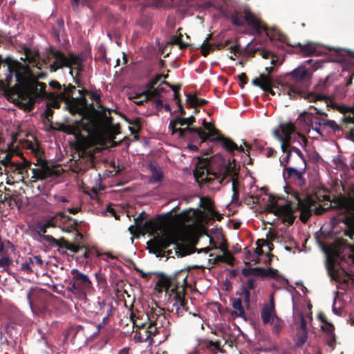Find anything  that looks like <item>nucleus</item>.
Masks as SVG:
<instances>
[{"instance_id":"41","label":"nucleus","mask_w":354,"mask_h":354,"mask_svg":"<svg viewBox=\"0 0 354 354\" xmlns=\"http://www.w3.org/2000/svg\"><path fill=\"white\" fill-rule=\"evenodd\" d=\"M148 94L147 91L145 90L143 92L136 94L134 97V99L137 100L135 101V103L139 106L143 105L145 103L148 102L150 100H152L151 96L147 95Z\"/></svg>"},{"instance_id":"30","label":"nucleus","mask_w":354,"mask_h":354,"mask_svg":"<svg viewBox=\"0 0 354 354\" xmlns=\"http://www.w3.org/2000/svg\"><path fill=\"white\" fill-rule=\"evenodd\" d=\"M186 101L190 107L202 106L207 103L206 100L198 98L196 95L189 93L186 94Z\"/></svg>"},{"instance_id":"4","label":"nucleus","mask_w":354,"mask_h":354,"mask_svg":"<svg viewBox=\"0 0 354 354\" xmlns=\"http://www.w3.org/2000/svg\"><path fill=\"white\" fill-rule=\"evenodd\" d=\"M232 24L235 26H245L252 30V35H261L263 31L268 35V28L262 21L258 19L249 8L243 10H234L230 16Z\"/></svg>"},{"instance_id":"59","label":"nucleus","mask_w":354,"mask_h":354,"mask_svg":"<svg viewBox=\"0 0 354 354\" xmlns=\"http://www.w3.org/2000/svg\"><path fill=\"white\" fill-rule=\"evenodd\" d=\"M326 127H330V129H333V131H339L341 130V127L339 125H338L335 121L334 120H326L325 119V121H324V126H323V129Z\"/></svg>"},{"instance_id":"48","label":"nucleus","mask_w":354,"mask_h":354,"mask_svg":"<svg viewBox=\"0 0 354 354\" xmlns=\"http://www.w3.org/2000/svg\"><path fill=\"white\" fill-rule=\"evenodd\" d=\"M27 299L28 300V304L33 313L40 314L44 312L45 308L44 306H38L37 304L32 301L30 292L27 295Z\"/></svg>"},{"instance_id":"64","label":"nucleus","mask_w":354,"mask_h":354,"mask_svg":"<svg viewBox=\"0 0 354 354\" xmlns=\"http://www.w3.org/2000/svg\"><path fill=\"white\" fill-rule=\"evenodd\" d=\"M147 214L145 212H142L138 216L134 218V223L136 227L139 230L141 226L144 224L143 220L146 217Z\"/></svg>"},{"instance_id":"38","label":"nucleus","mask_w":354,"mask_h":354,"mask_svg":"<svg viewBox=\"0 0 354 354\" xmlns=\"http://www.w3.org/2000/svg\"><path fill=\"white\" fill-rule=\"evenodd\" d=\"M223 254L217 256L216 259L219 261L225 262L227 264L232 265L234 261L233 255L227 249L226 246L224 248H223Z\"/></svg>"},{"instance_id":"25","label":"nucleus","mask_w":354,"mask_h":354,"mask_svg":"<svg viewBox=\"0 0 354 354\" xmlns=\"http://www.w3.org/2000/svg\"><path fill=\"white\" fill-rule=\"evenodd\" d=\"M288 148H290V149L289 150L287 149V151L286 152V157L285 158L286 162L288 163L289 162L292 153L295 152V153H297V155L299 158V160L301 162V166H303V170H305L306 167V160L305 157H304L303 153L301 152V151L299 149H298L297 147H294V146H290Z\"/></svg>"},{"instance_id":"51","label":"nucleus","mask_w":354,"mask_h":354,"mask_svg":"<svg viewBox=\"0 0 354 354\" xmlns=\"http://www.w3.org/2000/svg\"><path fill=\"white\" fill-rule=\"evenodd\" d=\"M161 83L159 86L157 87H155L153 89L151 90L150 91H147L148 95L151 96V98L153 97H161V94L162 93L166 92V89L161 86Z\"/></svg>"},{"instance_id":"55","label":"nucleus","mask_w":354,"mask_h":354,"mask_svg":"<svg viewBox=\"0 0 354 354\" xmlns=\"http://www.w3.org/2000/svg\"><path fill=\"white\" fill-rule=\"evenodd\" d=\"M205 346L209 348L212 349V348H214V350H217L220 352H223V350L221 348V342L219 340L217 341H212V340H207L205 342Z\"/></svg>"},{"instance_id":"10","label":"nucleus","mask_w":354,"mask_h":354,"mask_svg":"<svg viewBox=\"0 0 354 354\" xmlns=\"http://www.w3.org/2000/svg\"><path fill=\"white\" fill-rule=\"evenodd\" d=\"M310 109L316 110V115L308 111H304L299 115L298 120L306 126L310 127L313 130L322 135L325 119L321 116L327 117L328 114L315 106H310Z\"/></svg>"},{"instance_id":"3","label":"nucleus","mask_w":354,"mask_h":354,"mask_svg":"<svg viewBox=\"0 0 354 354\" xmlns=\"http://www.w3.org/2000/svg\"><path fill=\"white\" fill-rule=\"evenodd\" d=\"M234 160L223 167L218 172L210 171V159L209 158H198L194 171V176L198 183H211L213 180L218 179L220 183L227 178L230 177L232 184L238 182L239 172L236 169Z\"/></svg>"},{"instance_id":"17","label":"nucleus","mask_w":354,"mask_h":354,"mask_svg":"<svg viewBox=\"0 0 354 354\" xmlns=\"http://www.w3.org/2000/svg\"><path fill=\"white\" fill-rule=\"evenodd\" d=\"M59 216H60L59 227L64 232H71L73 230L77 231L78 223L77 220L62 212H59Z\"/></svg>"},{"instance_id":"9","label":"nucleus","mask_w":354,"mask_h":354,"mask_svg":"<svg viewBox=\"0 0 354 354\" xmlns=\"http://www.w3.org/2000/svg\"><path fill=\"white\" fill-rule=\"evenodd\" d=\"M175 245V248L178 247V238L176 234L170 233L165 236H156L150 241L149 245L152 252L156 254L157 257L165 256V250L170 245Z\"/></svg>"},{"instance_id":"36","label":"nucleus","mask_w":354,"mask_h":354,"mask_svg":"<svg viewBox=\"0 0 354 354\" xmlns=\"http://www.w3.org/2000/svg\"><path fill=\"white\" fill-rule=\"evenodd\" d=\"M158 230L157 223L153 220L147 221L139 229V232L154 233Z\"/></svg>"},{"instance_id":"53","label":"nucleus","mask_w":354,"mask_h":354,"mask_svg":"<svg viewBox=\"0 0 354 354\" xmlns=\"http://www.w3.org/2000/svg\"><path fill=\"white\" fill-rule=\"evenodd\" d=\"M12 259L9 257L7 254L0 256V268L6 270L12 263Z\"/></svg>"},{"instance_id":"58","label":"nucleus","mask_w":354,"mask_h":354,"mask_svg":"<svg viewBox=\"0 0 354 354\" xmlns=\"http://www.w3.org/2000/svg\"><path fill=\"white\" fill-rule=\"evenodd\" d=\"M24 54L25 55V57H21V60L26 61L28 60L30 62L35 61V55L33 52L29 48L24 46L23 48Z\"/></svg>"},{"instance_id":"18","label":"nucleus","mask_w":354,"mask_h":354,"mask_svg":"<svg viewBox=\"0 0 354 354\" xmlns=\"http://www.w3.org/2000/svg\"><path fill=\"white\" fill-rule=\"evenodd\" d=\"M19 84L16 83L14 87H10L12 91L16 94H17L18 97L21 98V100H25V102H21L20 104L22 107L24 108L25 110L28 111H31L35 107V100L32 97H28V99L24 97V92L22 90V88L18 86Z\"/></svg>"},{"instance_id":"21","label":"nucleus","mask_w":354,"mask_h":354,"mask_svg":"<svg viewBox=\"0 0 354 354\" xmlns=\"http://www.w3.org/2000/svg\"><path fill=\"white\" fill-rule=\"evenodd\" d=\"M284 170V177L286 178L296 180L299 181V184H303V174L306 171V169L303 170V167L301 170L293 167H286Z\"/></svg>"},{"instance_id":"54","label":"nucleus","mask_w":354,"mask_h":354,"mask_svg":"<svg viewBox=\"0 0 354 354\" xmlns=\"http://www.w3.org/2000/svg\"><path fill=\"white\" fill-rule=\"evenodd\" d=\"M60 221V216H59V212H57L54 216L48 218L44 224L46 226L48 227H55L57 224H59Z\"/></svg>"},{"instance_id":"35","label":"nucleus","mask_w":354,"mask_h":354,"mask_svg":"<svg viewBox=\"0 0 354 354\" xmlns=\"http://www.w3.org/2000/svg\"><path fill=\"white\" fill-rule=\"evenodd\" d=\"M180 30L181 28L178 30V35L171 36L169 44L171 45H178L180 49H185L189 46V44L182 41L183 35L180 32Z\"/></svg>"},{"instance_id":"8","label":"nucleus","mask_w":354,"mask_h":354,"mask_svg":"<svg viewBox=\"0 0 354 354\" xmlns=\"http://www.w3.org/2000/svg\"><path fill=\"white\" fill-rule=\"evenodd\" d=\"M3 63L7 65V73L5 74L4 88H10L12 81L13 75L17 84H25L28 82V75L21 73L24 68L23 64L17 60L13 59L10 56L3 58Z\"/></svg>"},{"instance_id":"27","label":"nucleus","mask_w":354,"mask_h":354,"mask_svg":"<svg viewBox=\"0 0 354 354\" xmlns=\"http://www.w3.org/2000/svg\"><path fill=\"white\" fill-rule=\"evenodd\" d=\"M149 168L151 170L152 174L150 177L149 181L151 183H160L162 180L163 173L160 167H158L153 164H149Z\"/></svg>"},{"instance_id":"32","label":"nucleus","mask_w":354,"mask_h":354,"mask_svg":"<svg viewBox=\"0 0 354 354\" xmlns=\"http://www.w3.org/2000/svg\"><path fill=\"white\" fill-rule=\"evenodd\" d=\"M205 136L201 135L200 136V139L201 142L210 141L214 142H218V140H214L213 138H216V137H224V136L221 135L219 130L214 127L209 132L205 131Z\"/></svg>"},{"instance_id":"57","label":"nucleus","mask_w":354,"mask_h":354,"mask_svg":"<svg viewBox=\"0 0 354 354\" xmlns=\"http://www.w3.org/2000/svg\"><path fill=\"white\" fill-rule=\"evenodd\" d=\"M283 142L281 141V148L283 153L286 152L287 149L289 147H290V143L292 142L291 134L287 136L286 134H283Z\"/></svg>"},{"instance_id":"60","label":"nucleus","mask_w":354,"mask_h":354,"mask_svg":"<svg viewBox=\"0 0 354 354\" xmlns=\"http://www.w3.org/2000/svg\"><path fill=\"white\" fill-rule=\"evenodd\" d=\"M265 243H268V241L267 240L263 239H258L257 241V248L254 250V252L257 254V257L259 258V257L263 255V251L262 250V247L265 245Z\"/></svg>"},{"instance_id":"28","label":"nucleus","mask_w":354,"mask_h":354,"mask_svg":"<svg viewBox=\"0 0 354 354\" xmlns=\"http://www.w3.org/2000/svg\"><path fill=\"white\" fill-rule=\"evenodd\" d=\"M63 91L59 93V98L61 100L66 102L73 97V95L76 90V87L71 84L67 86L63 85Z\"/></svg>"},{"instance_id":"12","label":"nucleus","mask_w":354,"mask_h":354,"mask_svg":"<svg viewBox=\"0 0 354 354\" xmlns=\"http://www.w3.org/2000/svg\"><path fill=\"white\" fill-rule=\"evenodd\" d=\"M47 57L49 61L54 59L49 66L51 72H55L58 69L68 66V64L66 62V56L59 50L50 47L48 51Z\"/></svg>"},{"instance_id":"43","label":"nucleus","mask_w":354,"mask_h":354,"mask_svg":"<svg viewBox=\"0 0 354 354\" xmlns=\"http://www.w3.org/2000/svg\"><path fill=\"white\" fill-rule=\"evenodd\" d=\"M257 53L264 59H269L272 55V53L265 48H257L256 49L250 51V55L254 57L255 54Z\"/></svg>"},{"instance_id":"26","label":"nucleus","mask_w":354,"mask_h":354,"mask_svg":"<svg viewBox=\"0 0 354 354\" xmlns=\"http://www.w3.org/2000/svg\"><path fill=\"white\" fill-rule=\"evenodd\" d=\"M277 316L274 314V304L271 301L270 307L266 306L263 308L261 312V318L264 324H268L273 320V317Z\"/></svg>"},{"instance_id":"33","label":"nucleus","mask_w":354,"mask_h":354,"mask_svg":"<svg viewBox=\"0 0 354 354\" xmlns=\"http://www.w3.org/2000/svg\"><path fill=\"white\" fill-rule=\"evenodd\" d=\"M300 51L303 53L305 57H310L314 55H319V52L316 47L312 44H308L305 45H300Z\"/></svg>"},{"instance_id":"50","label":"nucleus","mask_w":354,"mask_h":354,"mask_svg":"<svg viewBox=\"0 0 354 354\" xmlns=\"http://www.w3.org/2000/svg\"><path fill=\"white\" fill-rule=\"evenodd\" d=\"M182 129L186 133V134H187V133H190V134L195 133L199 138H200V136H201V135H203V136H205V131L203 130L200 127H191L187 125V127L182 128Z\"/></svg>"},{"instance_id":"13","label":"nucleus","mask_w":354,"mask_h":354,"mask_svg":"<svg viewBox=\"0 0 354 354\" xmlns=\"http://www.w3.org/2000/svg\"><path fill=\"white\" fill-rule=\"evenodd\" d=\"M65 104L69 112L73 115L77 113L84 115L88 106L87 99L84 96L72 97Z\"/></svg>"},{"instance_id":"24","label":"nucleus","mask_w":354,"mask_h":354,"mask_svg":"<svg viewBox=\"0 0 354 354\" xmlns=\"http://www.w3.org/2000/svg\"><path fill=\"white\" fill-rule=\"evenodd\" d=\"M214 39L213 35L209 34L203 41V44L200 46L199 48L201 49V53L203 56L207 57L210 52L214 51V43L209 42L210 41L214 40Z\"/></svg>"},{"instance_id":"49","label":"nucleus","mask_w":354,"mask_h":354,"mask_svg":"<svg viewBox=\"0 0 354 354\" xmlns=\"http://www.w3.org/2000/svg\"><path fill=\"white\" fill-rule=\"evenodd\" d=\"M272 324L273 325V333L278 335L283 327V322L277 316H274L272 321Z\"/></svg>"},{"instance_id":"40","label":"nucleus","mask_w":354,"mask_h":354,"mask_svg":"<svg viewBox=\"0 0 354 354\" xmlns=\"http://www.w3.org/2000/svg\"><path fill=\"white\" fill-rule=\"evenodd\" d=\"M161 84H165L168 86L169 88L172 89L174 91V100L176 101V104H180V90L181 88L180 85H173L170 84L169 82H167L166 80H162L161 82Z\"/></svg>"},{"instance_id":"1","label":"nucleus","mask_w":354,"mask_h":354,"mask_svg":"<svg viewBox=\"0 0 354 354\" xmlns=\"http://www.w3.org/2000/svg\"><path fill=\"white\" fill-rule=\"evenodd\" d=\"M292 196L295 201H289L286 205H279L276 197L270 194L265 210L268 213L282 217L283 223L288 225L293 224L297 218L295 213L299 211L300 221L303 223H306L312 216V207L316 203L315 198L311 196L302 198L297 191H293Z\"/></svg>"},{"instance_id":"22","label":"nucleus","mask_w":354,"mask_h":354,"mask_svg":"<svg viewBox=\"0 0 354 354\" xmlns=\"http://www.w3.org/2000/svg\"><path fill=\"white\" fill-rule=\"evenodd\" d=\"M214 140H218L222 147L232 156L234 155V151L237 149V145L230 138L227 137H216Z\"/></svg>"},{"instance_id":"23","label":"nucleus","mask_w":354,"mask_h":354,"mask_svg":"<svg viewBox=\"0 0 354 354\" xmlns=\"http://www.w3.org/2000/svg\"><path fill=\"white\" fill-rule=\"evenodd\" d=\"M232 306L234 308V311L232 312L231 315L234 317H242L245 319V310L242 304L241 298H232L231 299Z\"/></svg>"},{"instance_id":"14","label":"nucleus","mask_w":354,"mask_h":354,"mask_svg":"<svg viewBox=\"0 0 354 354\" xmlns=\"http://www.w3.org/2000/svg\"><path fill=\"white\" fill-rule=\"evenodd\" d=\"M44 240L47 241L53 247L57 246L61 248H65L66 250H68L73 252V253H77L81 249L85 248V245H82L79 243H71L67 239H66L64 237L57 239L54 238L53 236H44Z\"/></svg>"},{"instance_id":"15","label":"nucleus","mask_w":354,"mask_h":354,"mask_svg":"<svg viewBox=\"0 0 354 354\" xmlns=\"http://www.w3.org/2000/svg\"><path fill=\"white\" fill-rule=\"evenodd\" d=\"M31 171L32 174L31 178L35 180H42L52 176H58L59 175V171L50 167L45 160H42L40 167L32 168Z\"/></svg>"},{"instance_id":"56","label":"nucleus","mask_w":354,"mask_h":354,"mask_svg":"<svg viewBox=\"0 0 354 354\" xmlns=\"http://www.w3.org/2000/svg\"><path fill=\"white\" fill-rule=\"evenodd\" d=\"M142 316L146 317V320L148 321V323L153 322V324H157V319L160 317L153 311V309H150L146 313L145 315H143Z\"/></svg>"},{"instance_id":"44","label":"nucleus","mask_w":354,"mask_h":354,"mask_svg":"<svg viewBox=\"0 0 354 354\" xmlns=\"http://www.w3.org/2000/svg\"><path fill=\"white\" fill-rule=\"evenodd\" d=\"M162 74H156V76L150 80L145 86V90L147 91H150L156 87V85L160 81L161 78H162Z\"/></svg>"},{"instance_id":"31","label":"nucleus","mask_w":354,"mask_h":354,"mask_svg":"<svg viewBox=\"0 0 354 354\" xmlns=\"http://www.w3.org/2000/svg\"><path fill=\"white\" fill-rule=\"evenodd\" d=\"M196 122V118L194 116L192 115L188 118H181L176 117L175 119L171 120L170 121V126H177L180 124V126H184L185 124L190 126Z\"/></svg>"},{"instance_id":"6","label":"nucleus","mask_w":354,"mask_h":354,"mask_svg":"<svg viewBox=\"0 0 354 354\" xmlns=\"http://www.w3.org/2000/svg\"><path fill=\"white\" fill-rule=\"evenodd\" d=\"M72 277L67 290L78 300H86V295L93 289L88 276L77 269L71 270Z\"/></svg>"},{"instance_id":"7","label":"nucleus","mask_w":354,"mask_h":354,"mask_svg":"<svg viewBox=\"0 0 354 354\" xmlns=\"http://www.w3.org/2000/svg\"><path fill=\"white\" fill-rule=\"evenodd\" d=\"M31 162L24 159L21 162H14L12 160L6 166L3 171L8 176L7 184L13 185L15 181H24L29 177Z\"/></svg>"},{"instance_id":"47","label":"nucleus","mask_w":354,"mask_h":354,"mask_svg":"<svg viewBox=\"0 0 354 354\" xmlns=\"http://www.w3.org/2000/svg\"><path fill=\"white\" fill-rule=\"evenodd\" d=\"M236 295L243 296V300L244 303H245L248 306H249L250 299V292L245 286H241V287L240 288V290L236 292Z\"/></svg>"},{"instance_id":"29","label":"nucleus","mask_w":354,"mask_h":354,"mask_svg":"<svg viewBox=\"0 0 354 354\" xmlns=\"http://www.w3.org/2000/svg\"><path fill=\"white\" fill-rule=\"evenodd\" d=\"M66 62L68 64V68L74 66L75 68H77V72L82 71V59L79 56L73 53H69L68 56L66 57Z\"/></svg>"},{"instance_id":"16","label":"nucleus","mask_w":354,"mask_h":354,"mask_svg":"<svg viewBox=\"0 0 354 354\" xmlns=\"http://www.w3.org/2000/svg\"><path fill=\"white\" fill-rule=\"evenodd\" d=\"M252 84L254 86H259L265 92H268L272 95H274L276 92L274 88L277 89L279 95H280L279 86H275L273 84L272 80L270 75L261 74L259 78H255L252 80Z\"/></svg>"},{"instance_id":"19","label":"nucleus","mask_w":354,"mask_h":354,"mask_svg":"<svg viewBox=\"0 0 354 354\" xmlns=\"http://www.w3.org/2000/svg\"><path fill=\"white\" fill-rule=\"evenodd\" d=\"M159 333L157 324H153V322H149L147 328L144 330V333L142 331L138 332L139 338L142 342H148L149 344H151L153 339L151 338L152 336L156 335Z\"/></svg>"},{"instance_id":"46","label":"nucleus","mask_w":354,"mask_h":354,"mask_svg":"<svg viewBox=\"0 0 354 354\" xmlns=\"http://www.w3.org/2000/svg\"><path fill=\"white\" fill-rule=\"evenodd\" d=\"M32 85H31V89L34 90V93H37V90L39 89L38 87H39L40 93L42 95H45L46 91L45 89L46 88V85L44 82H38L36 80H32Z\"/></svg>"},{"instance_id":"11","label":"nucleus","mask_w":354,"mask_h":354,"mask_svg":"<svg viewBox=\"0 0 354 354\" xmlns=\"http://www.w3.org/2000/svg\"><path fill=\"white\" fill-rule=\"evenodd\" d=\"M308 75V71L304 67H298L293 70L291 73L287 74L285 77L284 82L280 84L279 91L283 92L284 95L288 93L285 91V87L292 86L298 88V84L304 80Z\"/></svg>"},{"instance_id":"63","label":"nucleus","mask_w":354,"mask_h":354,"mask_svg":"<svg viewBox=\"0 0 354 354\" xmlns=\"http://www.w3.org/2000/svg\"><path fill=\"white\" fill-rule=\"evenodd\" d=\"M200 206L205 209L209 210L212 208V203L209 198L203 197L200 201Z\"/></svg>"},{"instance_id":"5","label":"nucleus","mask_w":354,"mask_h":354,"mask_svg":"<svg viewBox=\"0 0 354 354\" xmlns=\"http://www.w3.org/2000/svg\"><path fill=\"white\" fill-rule=\"evenodd\" d=\"M328 86V80H325L324 81H320L315 86L314 91L312 92H306L292 86H288L284 89L290 99L304 98L309 102L324 101L328 103L330 100L326 93Z\"/></svg>"},{"instance_id":"37","label":"nucleus","mask_w":354,"mask_h":354,"mask_svg":"<svg viewBox=\"0 0 354 354\" xmlns=\"http://www.w3.org/2000/svg\"><path fill=\"white\" fill-rule=\"evenodd\" d=\"M48 99L49 102H47L46 105L48 106L49 107H51V109H59L60 107L61 102H63L59 98V93L55 94L53 93H50L48 95Z\"/></svg>"},{"instance_id":"45","label":"nucleus","mask_w":354,"mask_h":354,"mask_svg":"<svg viewBox=\"0 0 354 354\" xmlns=\"http://www.w3.org/2000/svg\"><path fill=\"white\" fill-rule=\"evenodd\" d=\"M33 262L31 259V257H28L26 259V261L21 263V270L25 272L26 274H30L33 272Z\"/></svg>"},{"instance_id":"34","label":"nucleus","mask_w":354,"mask_h":354,"mask_svg":"<svg viewBox=\"0 0 354 354\" xmlns=\"http://www.w3.org/2000/svg\"><path fill=\"white\" fill-rule=\"evenodd\" d=\"M136 315L133 313H131V319L133 322V327H137L139 329H140V331L142 330V333H144V330L147 328L149 323L148 321L146 320V318L142 321V318L138 316L136 319Z\"/></svg>"},{"instance_id":"39","label":"nucleus","mask_w":354,"mask_h":354,"mask_svg":"<svg viewBox=\"0 0 354 354\" xmlns=\"http://www.w3.org/2000/svg\"><path fill=\"white\" fill-rule=\"evenodd\" d=\"M128 123L133 125V127H129V130L132 134H138L142 129V119L140 118H136L132 120H128Z\"/></svg>"},{"instance_id":"2","label":"nucleus","mask_w":354,"mask_h":354,"mask_svg":"<svg viewBox=\"0 0 354 354\" xmlns=\"http://www.w3.org/2000/svg\"><path fill=\"white\" fill-rule=\"evenodd\" d=\"M188 276V270L183 269L169 276L160 274L155 286V290L158 292L163 291L167 292L170 289L171 293L174 294V303L170 311L174 313L178 317H183L185 312L189 310L185 299L186 288L188 286L187 281Z\"/></svg>"},{"instance_id":"42","label":"nucleus","mask_w":354,"mask_h":354,"mask_svg":"<svg viewBox=\"0 0 354 354\" xmlns=\"http://www.w3.org/2000/svg\"><path fill=\"white\" fill-rule=\"evenodd\" d=\"M279 129L283 134H286L288 136L289 134H292L295 132V126L291 122L287 123H281L279 124Z\"/></svg>"},{"instance_id":"62","label":"nucleus","mask_w":354,"mask_h":354,"mask_svg":"<svg viewBox=\"0 0 354 354\" xmlns=\"http://www.w3.org/2000/svg\"><path fill=\"white\" fill-rule=\"evenodd\" d=\"M64 131L68 134H80L77 125H66Z\"/></svg>"},{"instance_id":"61","label":"nucleus","mask_w":354,"mask_h":354,"mask_svg":"<svg viewBox=\"0 0 354 354\" xmlns=\"http://www.w3.org/2000/svg\"><path fill=\"white\" fill-rule=\"evenodd\" d=\"M266 277H270L278 280L281 277V275L277 270L269 268L266 269Z\"/></svg>"},{"instance_id":"52","label":"nucleus","mask_w":354,"mask_h":354,"mask_svg":"<svg viewBox=\"0 0 354 354\" xmlns=\"http://www.w3.org/2000/svg\"><path fill=\"white\" fill-rule=\"evenodd\" d=\"M308 339V332H302L297 333V339L295 342V345L297 347H301L307 341Z\"/></svg>"},{"instance_id":"20","label":"nucleus","mask_w":354,"mask_h":354,"mask_svg":"<svg viewBox=\"0 0 354 354\" xmlns=\"http://www.w3.org/2000/svg\"><path fill=\"white\" fill-rule=\"evenodd\" d=\"M12 144L8 145L7 149H0V173L2 174L3 169L12 159L13 152L10 151Z\"/></svg>"}]
</instances>
